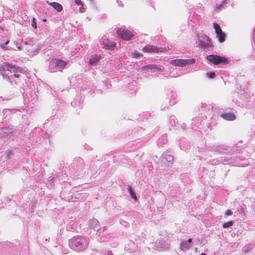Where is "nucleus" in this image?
<instances>
[{
    "label": "nucleus",
    "instance_id": "nucleus-31",
    "mask_svg": "<svg viewBox=\"0 0 255 255\" xmlns=\"http://www.w3.org/2000/svg\"><path fill=\"white\" fill-rule=\"evenodd\" d=\"M107 255H113V253L111 251H108L107 253Z\"/></svg>",
    "mask_w": 255,
    "mask_h": 255
},
{
    "label": "nucleus",
    "instance_id": "nucleus-8",
    "mask_svg": "<svg viewBox=\"0 0 255 255\" xmlns=\"http://www.w3.org/2000/svg\"><path fill=\"white\" fill-rule=\"evenodd\" d=\"M103 47L109 50H113L116 47V43L114 42L110 41L108 39H104L102 41Z\"/></svg>",
    "mask_w": 255,
    "mask_h": 255
},
{
    "label": "nucleus",
    "instance_id": "nucleus-12",
    "mask_svg": "<svg viewBox=\"0 0 255 255\" xmlns=\"http://www.w3.org/2000/svg\"><path fill=\"white\" fill-rule=\"evenodd\" d=\"M221 117L228 121H233L236 118V116L232 113H225L221 115Z\"/></svg>",
    "mask_w": 255,
    "mask_h": 255
},
{
    "label": "nucleus",
    "instance_id": "nucleus-35",
    "mask_svg": "<svg viewBox=\"0 0 255 255\" xmlns=\"http://www.w3.org/2000/svg\"><path fill=\"white\" fill-rule=\"evenodd\" d=\"M200 255H206V254H204V253H202V254H200Z\"/></svg>",
    "mask_w": 255,
    "mask_h": 255
},
{
    "label": "nucleus",
    "instance_id": "nucleus-26",
    "mask_svg": "<svg viewBox=\"0 0 255 255\" xmlns=\"http://www.w3.org/2000/svg\"><path fill=\"white\" fill-rule=\"evenodd\" d=\"M35 18H33L32 26L34 28H36V27H36V23L35 22Z\"/></svg>",
    "mask_w": 255,
    "mask_h": 255
},
{
    "label": "nucleus",
    "instance_id": "nucleus-20",
    "mask_svg": "<svg viewBox=\"0 0 255 255\" xmlns=\"http://www.w3.org/2000/svg\"><path fill=\"white\" fill-rule=\"evenodd\" d=\"M128 191L131 196V197L134 199L135 200H136V195L133 192V191H132L131 188L130 187V186H128Z\"/></svg>",
    "mask_w": 255,
    "mask_h": 255
},
{
    "label": "nucleus",
    "instance_id": "nucleus-7",
    "mask_svg": "<svg viewBox=\"0 0 255 255\" xmlns=\"http://www.w3.org/2000/svg\"><path fill=\"white\" fill-rule=\"evenodd\" d=\"M51 64L58 69H63L66 66L67 63L62 60L55 59L52 60Z\"/></svg>",
    "mask_w": 255,
    "mask_h": 255
},
{
    "label": "nucleus",
    "instance_id": "nucleus-19",
    "mask_svg": "<svg viewBox=\"0 0 255 255\" xmlns=\"http://www.w3.org/2000/svg\"><path fill=\"white\" fill-rule=\"evenodd\" d=\"M213 26L214 28H215V32L217 34H220V33L223 32L220 25L218 24L217 23H214Z\"/></svg>",
    "mask_w": 255,
    "mask_h": 255
},
{
    "label": "nucleus",
    "instance_id": "nucleus-28",
    "mask_svg": "<svg viewBox=\"0 0 255 255\" xmlns=\"http://www.w3.org/2000/svg\"><path fill=\"white\" fill-rule=\"evenodd\" d=\"M81 6L79 8V11L81 13H83L84 12V7H83V5H81Z\"/></svg>",
    "mask_w": 255,
    "mask_h": 255
},
{
    "label": "nucleus",
    "instance_id": "nucleus-5",
    "mask_svg": "<svg viewBox=\"0 0 255 255\" xmlns=\"http://www.w3.org/2000/svg\"><path fill=\"white\" fill-rule=\"evenodd\" d=\"M117 34L120 37L125 40H130L133 35L129 30L121 28L117 30Z\"/></svg>",
    "mask_w": 255,
    "mask_h": 255
},
{
    "label": "nucleus",
    "instance_id": "nucleus-29",
    "mask_svg": "<svg viewBox=\"0 0 255 255\" xmlns=\"http://www.w3.org/2000/svg\"><path fill=\"white\" fill-rule=\"evenodd\" d=\"M225 214L227 215H231L232 212L230 210H227L225 212Z\"/></svg>",
    "mask_w": 255,
    "mask_h": 255
},
{
    "label": "nucleus",
    "instance_id": "nucleus-16",
    "mask_svg": "<svg viewBox=\"0 0 255 255\" xmlns=\"http://www.w3.org/2000/svg\"><path fill=\"white\" fill-rule=\"evenodd\" d=\"M5 68L8 70L12 72H16L18 68L16 67L15 66H13L9 63H5Z\"/></svg>",
    "mask_w": 255,
    "mask_h": 255
},
{
    "label": "nucleus",
    "instance_id": "nucleus-1",
    "mask_svg": "<svg viewBox=\"0 0 255 255\" xmlns=\"http://www.w3.org/2000/svg\"><path fill=\"white\" fill-rule=\"evenodd\" d=\"M88 239L82 236H77L72 238L69 241V245L74 251H83L88 247Z\"/></svg>",
    "mask_w": 255,
    "mask_h": 255
},
{
    "label": "nucleus",
    "instance_id": "nucleus-21",
    "mask_svg": "<svg viewBox=\"0 0 255 255\" xmlns=\"http://www.w3.org/2000/svg\"><path fill=\"white\" fill-rule=\"evenodd\" d=\"M226 3V1L225 0H222L219 3H216L215 5L216 9L219 10L220 8Z\"/></svg>",
    "mask_w": 255,
    "mask_h": 255
},
{
    "label": "nucleus",
    "instance_id": "nucleus-18",
    "mask_svg": "<svg viewBox=\"0 0 255 255\" xmlns=\"http://www.w3.org/2000/svg\"><path fill=\"white\" fill-rule=\"evenodd\" d=\"M225 36H226L225 34L223 32L220 33V34H217V37L218 38V40L221 43L225 41Z\"/></svg>",
    "mask_w": 255,
    "mask_h": 255
},
{
    "label": "nucleus",
    "instance_id": "nucleus-23",
    "mask_svg": "<svg viewBox=\"0 0 255 255\" xmlns=\"http://www.w3.org/2000/svg\"><path fill=\"white\" fill-rule=\"evenodd\" d=\"M142 56V55L141 54L138 53L137 51H135L132 53L133 57L136 59L140 58Z\"/></svg>",
    "mask_w": 255,
    "mask_h": 255
},
{
    "label": "nucleus",
    "instance_id": "nucleus-6",
    "mask_svg": "<svg viewBox=\"0 0 255 255\" xmlns=\"http://www.w3.org/2000/svg\"><path fill=\"white\" fill-rule=\"evenodd\" d=\"M160 160L161 162L164 164L165 166H170L172 163L173 157L170 155L163 153L160 157Z\"/></svg>",
    "mask_w": 255,
    "mask_h": 255
},
{
    "label": "nucleus",
    "instance_id": "nucleus-17",
    "mask_svg": "<svg viewBox=\"0 0 255 255\" xmlns=\"http://www.w3.org/2000/svg\"><path fill=\"white\" fill-rule=\"evenodd\" d=\"M5 68L8 70L12 72H16L18 68L16 67L15 66H13L9 63H5Z\"/></svg>",
    "mask_w": 255,
    "mask_h": 255
},
{
    "label": "nucleus",
    "instance_id": "nucleus-24",
    "mask_svg": "<svg viewBox=\"0 0 255 255\" xmlns=\"http://www.w3.org/2000/svg\"><path fill=\"white\" fill-rule=\"evenodd\" d=\"M207 75L210 78H213L215 76V73L213 72H207Z\"/></svg>",
    "mask_w": 255,
    "mask_h": 255
},
{
    "label": "nucleus",
    "instance_id": "nucleus-11",
    "mask_svg": "<svg viewBox=\"0 0 255 255\" xmlns=\"http://www.w3.org/2000/svg\"><path fill=\"white\" fill-rule=\"evenodd\" d=\"M89 226L94 230L98 231L99 227V223L96 219L90 220Z\"/></svg>",
    "mask_w": 255,
    "mask_h": 255
},
{
    "label": "nucleus",
    "instance_id": "nucleus-34",
    "mask_svg": "<svg viewBox=\"0 0 255 255\" xmlns=\"http://www.w3.org/2000/svg\"><path fill=\"white\" fill-rule=\"evenodd\" d=\"M156 247H159V248H162L163 247L162 246H158L157 244L156 245Z\"/></svg>",
    "mask_w": 255,
    "mask_h": 255
},
{
    "label": "nucleus",
    "instance_id": "nucleus-13",
    "mask_svg": "<svg viewBox=\"0 0 255 255\" xmlns=\"http://www.w3.org/2000/svg\"><path fill=\"white\" fill-rule=\"evenodd\" d=\"M46 2L50 5L52 6L53 8H54L58 11L60 12L62 10L63 7L61 4L58 2H50L48 1H46Z\"/></svg>",
    "mask_w": 255,
    "mask_h": 255
},
{
    "label": "nucleus",
    "instance_id": "nucleus-4",
    "mask_svg": "<svg viewBox=\"0 0 255 255\" xmlns=\"http://www.w3.org/2000/svg\"><path fill=\"white\" fill-rule=\"evenodd\" d=\"M206 58L208 61L215 65L219 64L220 63H226L228 62L227 59L225 58L215 55H210L207 56Z\"/></svg>",
    "mask_w": 255,
    "mask_h": 255
},
{
    "label": "nucleus",
    "instance_id": "nucleus-2",
    "mask_svg": "<svg viewBox=\"0 0 255 255\" xmlns=\"http://www.w3.org/2000/svg\"><path fill=\"white\" fill-rule=\"evenodd\" d=\"M198 46L206 49L210 50L212 48V44L209 39L208 36L205 35L204 36H199L198 38Z\"/></svg>",
    "mask_w": 255,
    "mask_h": 255
},
{
    "label": "nucleus",
    "instance_id": "nucleus-27",
    "mask_svg": "<svg viewBox=\"0 0 255 255\" xmlns=\"http://www.w3.org/2000/svg\"><path fill=\"white\" fill-rule=\"evenodd\" d=\"M75 2L78 5H83V2L81 0H74Z\"/></svg>",
    "mask_w": 255,
    "mask_h": 255
},
{
    "label": "nucleus",
    "instance_id": "nucleus-22",
    "mask_svg": "<svg viewBox=\"0 0 255 255\" xmlns=\"http://www.w3.org/2000/svg\"><path fill=\"white\" fill-rule=\"evenodd\" d=\"M233 225V221H229V222L225 223L223 224V227L224 228H228L232 226Z\"/></svg>",
    "mask_w": 255,
    "mask_h": 255
},
{
    "label": "nucleus",
    "instance_id": "nucleus-33",
    "mask_svg": "<svg viewBox=\"0 0 255 255\" xmlns=\"http://www.w3.org/2000/svg\"><path fill=\"white\" fill-rule=\"evenodd\" d=\"M13 75L14 76V77H19V75L18 74H14Z\"/></svg>",
    "mask_w": 255,
    "mask_h": 255
},
{
    "label": "nucleus",
    "instance_id": "nucleus-25",
    "mask_svg": "<svg viewBox=\"0 0 255 255\" xmlns=\"http://www.w3.org/2000/svg\"><path fill=\"white\" fill-rule=\"evenodd\" d=\"M14 154V152L13 150H10L7 152L6 157L7 158H9L10 156L13 155Z\"/></svg>",
    "mask_w": 255,
    "mask_h": 255
},
{
    "label": "nucleus",
    "instance_id": "nucleus-30",
    "mask_svg": "<svg viewBox=\"0 0 255 255\" xmlns=\"http://www.w3.org/2000/svg\"><path fill=\"white\" fill-rule=\"evenodd\" d=\"M0 45L1 46V47L4 50H7V48L6 46H5V45H3L2 44H0Z\"/></svg>",
    "mask_w": 255,
    "mask_h": 255
},
{
    "label": "nucleus",
    "instance_id": "nucleus-9",
    "mask_svg": "<svg viewBox=\"0 0 255 255\" xmlns=\"http://www.w3.org/2000/svg\"><path fill=\"white\" fill-rule=\"evenodd\" d=\"M141 70H147L148 72L152 70L158 69L159 71H163V67H161L159 68H157L156 65H148L146 66H143L140 67Z\"/></svg>",
    "mask_w": 255,
    "mask_h": 255
},
{
    "label": "nucleus",
    "instance_id": "nucleus-32",
    "mask_svg": "<svg viewBox=\"0 0 255 255\" xmlns=\"http://www.w3.org/2000/svg\"><path fill=\"white\" fill-rule=\"evenodd\" d=\"M9 40H6V42H5L4 45L8 44L9 43Z\"/></svg>",
    "mask_w": 255,
    "mask_h": 255
},
{
    "label": "nucleus",
    "instance_id": "nucleus-10",
    "mask_svg": "<svg viewBox=\"0 0 255 255\" xmlns=\"http://www.w3.org/2000/svg\"><path fill=\"white\" fill-rule=\"evenodd\" d=\"M192 239H189L187 241L182 242L180 244V249L182 251L189 250L190 247V244L192 242Z\"/></svg>",
    "mask_w": 255,
    "mask_h": 255
},
{
    "label": "nucleus",
    "instance_id": "nucleus-14",
    "mask_svg": "<svg viewBox=\"0 0 255 255\" xmlns=\"http://www.w3.org/2000/svg\"><path fill=\"white\" fill-rule=\"evenodd\" d=\"M143 50L145 52H157L158 49L154 45H147L143 48Z\"/></svg>",
    "mask_w": 255,
    "mask_h": 255
},
{
    "label": "nucleus",
    "instance_id": "nucleus-15",
    "mask_svg": "<svg viewBox=\"0 0 255 255\" xmlns=\"http://www.w3.org/2000/svg\"><path fill=\"white\" fill-rule=\"evenodd\" d=\"M100 58V56L98 55H92L90 59V64L91 65H94Z\"/></svg>",
    "mask_w": 255,
    "mask_h": 255
},
{
    "label": "nucleus",
    "instance_id": "nucleus-3",
    "mask_svg": "<svg viewBox=\"0 0 255 255\" xmlns=\"http://www.w3.org/2000/svg\"><path fill=\"white\" fill-rule=\"evenodd\" d=\"M170 63L174 65L179 67H184L188 65H191L195 63V59H177L171 60Z\"/></svg>",
    "mask_w": 255,
    "mask_h": 255
}]
</instances>
